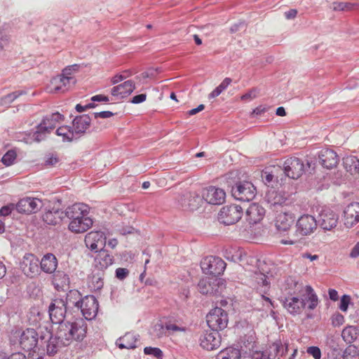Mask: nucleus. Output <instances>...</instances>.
I'll use <instances>...</instances> for the list:
<instances>
[{"instance_id": "obj_1", "label": "nucleus", "mask_w": 359, "mask_h": 359, "mask_svg": "<svg viewBox=\"0 0 359 359\" xmlns=\"http://www.w3.org/2000/svg\"><path fill=\"white\" fill-rule=\"evenodd\" d=\"M87 323L83 318H76L72 324H61L55 334L49 332V338L46 343L45 355H55L59 350L69 345L74 340L81 341L86 337Z\"/></svg>"}, {"instance_id": "obj_2", "label": "nucleus", "mask_w": 359, "mask_h": 359, "mask_svg": "<svg viewBox=\"0 0 359 359\" xmlns=\"http://www.w3.org/2000/svg\"><path fill=\"white\" fill-rule=\"evenodd\" d=\"M65 218L70 220L68 229L72 232L81 233L88 231L92 226L93 221L88 216L89 207L82 203H76L68 206L64 210Z\"/></svg>"}, {"instance_id": "obj_3", "label": "nucleus", "mask_w": 359, "mask_h": 359, "mask_svg": "<svg viewBox=\"0 0 359 359\" xmlns=\"http://www.w3.org/2000/svg\"><path fill=\"white\" fill-rule=\"evenodd\" d=\"M19 344L22 350L27 353V359H43L45 349L43 346L45 337H40L37 332L27 328L18 334Z\"/></svg>"}, {"instance_id": "obj_4", "label": "nucleus", "mask_w": 359, "mask_h": 359, "mask_svg": "<svg viewBox=\"0 0 359 359\" xmlns=\"http://www.w3.org/2000/svg\"><path fill=\"white\" fill-rule=\"evenodd\" d=\"M63 116L58 112L46 116L42 122L37 126V130L32 134V137H24L22 140L26 143H31L32 140L41 142L44 140L46 135L55 128L57 123L60 122Z\"/></svg>"}, {"instance_id": "obj_5", "label": "nucleus", "mask_w": 359, "mask_h": 359, "mask_svg": "<svg viewBox=\"0 0 359 359\" xmlns=\"http://www.w3.org/2000/svg\"><path fill=\"white\" fill-rule=\"evenodd\" d=\"M286 283L287 285L294 286V294H299L302 297L301 299H305L306 307L309 310L313 311L317 307L319 302L318 297L311 286L304 287L292 278H287Z\"/></svg>"}, {"instance_id": "obj_6", "label": "nucleus", "mask_w": 359, "mask_h": 359, "mask_svg": "<svg viewBox=\"0 0 359 359\" xmlns=\"http://www.w3.org/2000/svg\"><path fill=\"white\" fill-rule=\"evenodd\" d=\"M311 167V162L307 161L305 165L302 158L294 156L286 159L283 163L284 172L291 179H298L306 172V168Z\"/></svg>"}, {"instance_id": "obj_7", "label": "nucleus", "mask_w": 359, "mask_h": 359, "mask_svg": "<svg viewBox=\"0 0 359 359\" xmlns=\"http://www.w3.org/2000/svg\"><path fill=\"white\" fill-rule=\"evenodd\" d=\"M232 196L241 201H252L256 196L257 190L249 181H238L231 187Z\"/></svg>"}, {"instance_id": "obj_8", "label": "nucleus", "mask_w": 359, "mask_h": 359, "mask_svg": "<svg viewBox=\"0 0 359 359\" xmlns=\"http://www.w3.org/2000/svg\"><path fill=\"white\" fill-rule=\"evenodd\" d=\"M67 313V302L62 299H55L48 306L50 320L53 324H72L73 322H64Z\"/></svg>"}, {"instance_id": "obj_9", "label": "nucleus", "mask_w": 359, "mask_h": 359, "mask_svg": "<svg viewBox=\"0 0 359 359\" xmlns=\"http://www.w3.org/2000/svg\"><path fill=\"white\" fill-rule=\"evenodd\" d=\"M206 321L210 330L218 332L226 327L229 320L226 312L216 306L207 315Z\"/></svg>"}, {"instance_id": "obj_10", "label": "nucleus", "mask_w": 359, "mask_h": 359, "mask_svg": "<svg viewBox=\"0 0 359 359\" xmlns=\"http://www.w3.org/2000/svg\"><path fill=\"white\" fill-rule=\"evenodd\" d=\"M75 306L81 309L86 320L94 318L98 311V302L93 295H86L75 302Z\"/></svg>"}, {"instance_id": "obj_11", "label": "nucleus", "mask_w": 359, "mask_h": 359, "mask_svg": "<svg viewBox=\"0 0 359 359\" xmlns=\"http://www.w3.org/2000/svg\"><path fill=\"white\" fill-rule=\"evenodd\" d=\"M292 291L288 292V296L282 299L283 307L292 315L301 313L303 309L306 308L305 299L299 298V294H294V286L289 285Z\"/></svg>"}, {"instance_id": "obj_12", "label": "nucleus", "mask_w": 359, "mask_h": 359, "mask_svg": "<svg viewBox=\"0 0 359 359\" xmlns=\"http://www.w3.org/2000/svg\"><path fill=\"white\" fill-rule=\"evenodd\" d=\"M243 209L237 205H230L223 207L218 214V220L225 225H232L236 223L242 217Z\"/></svg>"}, {"instance_id": "obj_13", "label": "nucleus", "mask_w": 359, "mask_h": 359, "mask_svg": "<svg viewBox=\"0 0 359 359\" xmlns=\"http://www.w3.org/2000/svg\"><path fill=\"white\" fill-rule=\"evenodd\" d=\"M201 269L205 273L214 276L222 274L226 269V263L219 257L209 256L201 261Z\"/></svg>"}, {"instance_id": "obj_14", "label": "nucleus", "mask_w": 359, "mask_h": 359, "mask_svg": "<svg viewBox=\"0 0 359 359\" xmlns=\"http://www.w3.org/2000/svg\"><path fill=\"white\" fill-rule=\"evenodd\" d=\"M76 83V79L65 78L59 74L51 79L48 89L51 93H64L74 86Z\"/></svg>"}, {"instance_id": "obj_15", "label": "nucleus", "mask_w": 359, "mask_h": 359, "mask_svg": "<svg viewBox=\"0 0 359 359\" xmlns=\"http://www.w3.org/2000/svg\"><path fill=\"white\" fill-rule=\"evenodd\" d=\"M20 268L27 277L34 278L39 274V259L33 254H26L20 262Z\"/></svg>"}, {"instance_id": "obj_16", "label": "nucleus", "mask_w": 359, "mask_h": 359, "mask_svg": "<svg viewBox=\"0 0 359 359\" xmlns=\"http://www.w3.org/2000/svg\"><path fill=\"white\" fill-rule=\"evenodd\" d=\"M43 206L41 200L37 198H24L20 199L15 205L20 213L32 214L37 212Z\"/></svg>"}, {"instance_id": "obj_17", "label": "nucleus", "mask_w": 359, "mask_h": 359, "mask_svg": "<svg viewBox=\"0 0 359 359\" xmlns=\"http://www.w3.org/2000/svg\"><path fill=\"white\" fill-rule=\"evenodd\" d=\"M318 226L317 220L311 215H303L297 220V231L302 236L312 233Z\"/></svg>"}, {"instance_id": "obj_18", "label": "nucleus", "mask_w": 359, "mask_h": 359, "mask_svg": "<svg viewBox=\"0 0 359 359\" xmlns=\"http://www.w3.org/2000/svg\"><path fill=\"white\" fill-rule=\"evenodd\" d=\"M221 344V337L218 332L205 330L200 337L201 346L208 351L217 348Z\"/></svg>"}, {"instance_id": "obj_19", "label": "nucleus", "mask_w": 359, "mask_h": 359, "mask_svg": "<svg viewBox=\"0 0 359 359\" xmlns=\"http://www.w3.org/2000/svg\"><path fill=\"white\" fill-rule=\"evenodd\" d=\"M339 217L330 209L323 210L318 216V225L325 231H330L335 228L338 223Z\"/></svg>"}, {"instance_id": "obj_20", "label": "nucleus", "mask_w": 359, "mask_h": 359, "mask_svg": "<svg viewBox=\"0 0 359 359\" xmlns=\"http://www.w3.org/2000/svg\"><path fill=\"white\" fill-rule=\"evenodd\" d=\"M265 200L269 208L277 212L279 208H283L284 205H287L289 201L284 193L276 191H269L266 195Z\"/></svg>"}, {"instance_id": "obj_21", "label": "nucleus", "mask_w": 359, "mask_h": 359, "mask_svg": "<svg viewBox=\"0 0 359 359\" xmlns=\"http://www.w3.org/2000/svg\"><path fill=\"white\" fill-rule=\"evenodd\" d=\"M203 198L210 204L220 205L225 201L226 193L222 189L215 187H209L204 190Z\"/></svg>"}, {"instance_id": "obj_22", "label": "nucleus", "mask_w": 359, "mask_h": 359, "mask_svg": "<svg viewBox=\"0 0 359 359\" xmlns=\"http://www.w3.org/2000/svg\"><path fill=\"white\" fill-rule=\"evenodd\" d=\"M85 244L91 250L102 249L106 243V237L102 231H90L85 237Z\"/></svg>"}, {"instance_id": "obj_23", "label": "nucleus", "mask_w": 359, "mask_h": 359, "mask_svg": "<svg viewBox=\"0 0 359 359\" xmlns=\"http://www.w3.org/2000/svg\"><path fill=\"white\" fill-rule=\"evenodd\" d=\"M94 258L93 269L104 272L114 263V257L106 250L101 249Z\"/></svg>"}, {"instance_id": "obj_24", "label": "nucleus", "mask_w": 359, "mask_h": 359, "mask_svg": "<svg viewBox=\"0 0 359 359\" xmlns=\"http://www.w3.org/2000/svg\"><path fill=\"white\" fill-rule=\"evenodd\" d=\"M265 212V209L262 205L252 203L246 210L245 219L250 225H255L263 219Z\"/></svg>"}, {"instance_id": "obj_25", "label": "nucleus", "mask_w": 359, "mask_h": 359, "mask_svg": "<svg viewBox=\"0 0 359 359\" xmlns=\"http://www.w3.org/2000/svg\"><path fill=\"white\" fill-rule=\"evenodd\" d=\"M220 280L217 278H203L198 284V290L203 294H217L222 285H219Z\"/></svg>"}, {"instance_id": "obj_26", "label": "nucleus", "mask_w": 359, "mask_h": 359, "mask_svg": "<svg viewBox=\"0 0 359 359\" xmlns=\"http://www.w3.org/2000/svg\"><path fill=\"white\" fill-rule=\"evenodd\" d=\"M320 163L327 169L334 168L339 163V158L337 153L332 149H323L318 153Z\"/></svg>"}, {"instance_id": "obj_27", "label": "nucleus", "mask_w": 359, "mask_h": 359, "mask_svg": "<svg viewBox=\"0 0 359 359\" xmlns=\"http://www.w3.org/2000/svg\"><path fill=\"white\" fill-rule=\"evenodd\" d=\"M344 224L351 228L359 222V203H351L344 211Z\"/></svg>"}, {"instance_id": "obj_28", "label": "nucleus", "mask_w": 359, "mask_h": 359, "mask_svg": "<svg viewBox=\"0 0 359 359\" xmlns=\"http://www.w3.org/2000/svg\"><path fill=\"white\" fill-rule=\"evenodd\" d=\"M90 122V117L86 114L78 116L74 119L72 129L77 140L86 133Z\"/></svg>"}, {"instance_id": "obj_29", "label": "nucleus", "mask_w": 359, "mask_h": 359, "mask_svg": "<svg viewBox=\"0 0 359 359\" xmlns=\"http://www.w3.org/2000/svg\"><path fill=\"white\" fill-rule=\"evenodd\" d=\"M135 89V82L132 80H128L121 84L113 87L111 90V93L118 99H123L130 95Z\"/></svg>"}, {"instance_id": "obj_30", "label": "nucleus", "mask_w": 359, "mask_h": 359, "mask_svg": "<svg viewBox=\"0 0 359 359\" xmlns=\"http://www.w3.org/2000/svg\"><path fill=\"white\" fill-rule=\"evenodd\" d=\"M201 201V198L196 192H188L184 194L180 201L182 208L189 210H196Z\"/></svg>"}, {"instance_id": "obj_31", "label": "nucleus", "mask_w": 359, "mask_h": 359, "mask_svg": "<svg viewBox=\"0 0 359 359\" xmlns=\"http://www.w3.org/2000/svg\"><path fill=\"white\" fill-rule=\"evenodd\" d=\"M294 222L293 215L285 210H281L276 217V226L280 231H286Z\"/></svg>"}, {"instance_id": "obj_32", "label": "nucleus", "mask_w": 359, "mask_h": 359, "mask_svg": "<svg viewBox=\"0 0 359 359\" xmlns=\"http://www.w3.org/2000/svg\"><path fill=\"white\" fill-rule=\"evenodd\" d=\"M57 266V259L52 253L44 255L41 261H39L40 269L46 273H53L56 271Z\"/></svg>"}, {"instance_id": "obj_33", "label": "nucleus", "mask_w": 359, "mask_h": 359, "mask_svg": "<svg viewBox=\"0 0 359 359\" xmlns=\"http://www.w3.org/2000/svg\"><path fill=\"white\" fill-rule=\"evenodd\" d=\"M138 337L139 335L135 333L128 332L116 340V345L121 349H134L136 348V342L138 340Z\"/></svg>"}, {"instance_id": "obj_34", "label": "nucleus", "mask_w": 359, "mask_h": 359, "mask_svg": "<svg viewBox=\"0 0 359 359\" xmlns=\"http://www.w3.org/2000/svg\"><path fill=\"white\" fill-rule=\"evenodd\" d=\"M104 272L93 269L91 274L88 276V284L90 290L97 291L102 288L104 285Z\"/></svg>"}, {"instance_id": "obj_35", "label": "nucleus", "mask_w": 359, "mask_h": 359, "mask_svg": "<svg viewBox=\"0 0 359 359\" xmlns=\"http://www.w3.org/2000/svg\"><path fill=\"white\" fill-rule=\"evenodd\" d=\"M65 219L64 211L53 208L46 211L43 215V220L50 225H55Z\"/></svg>"}, {"instance_id": "obj_36", "label": "nucleus", "mask_w": 359, "mask_h": 359, "mask_svg": "<svg viewBox=\"0 0 359 359\" xmlns=\"http://www.w3.org/2000/svg\"><path fill=\"white\" fill-rule=\"evenodd\" d=\"M327 345L330 348V352L328 353V357L330 359H343L344 358V353L343 348L341 346L337 343L336 339L334 337H331L328 339Z\"/></svg>"}, {"instance_id": "obj_37", "label": "nucleus", "mask_w": 359, "mask_h": 359, "mask_svg": "<svg viewBox=\"0 0 359 359\" xmlns=\"http://www.w3.org/2000/svg\"><path fill=\"white\" fill-rule=\"evenodd\" d=\"M255 283L254 285L260 293H266L269 288V283L267 280V276L260 271H255L252 276Z\"/></svg>"}, {"instance_id": "obj_38", "label": "nucleus", "mask_w": 359, "mask_h": 359, "mask_svg": "<svg viewBox=\"0 0 359 359\" xmlns=\"http://www.w3.org/2000/svg\"><path fill=\"white\" fill-rule=\"evenodd\" d=\"M343 165L351 175L359 174V159L353 156H348L343 158Z\"/></svg>"}, {"instance_id": "obj_39", "label": "nucleus", "mask_w": 359, "mask_h": 359, "mask_svg": "<svg viewBox=\"0 0 359 359\" xmlns=\"http://www.w3.org/2000/svg\"><path fill=\"white\" fill-rule=\"evenodd\" d=\"M359 335V330L355 326H347L342 330L341 337L347 344L355 341Z\"/></svg>"}, {"instance_id": "obj_40", "label": "nucleus", "mask_w": 359, "mask_h": 359, "mask_svg": "<svg viewBox=\"0 0 359 359\" xmlns=\"http://www.w3.org/2000/svg\"><path fill=\"white\" fill-rule=\"evenodd\" d=\"M241 351L234 347H229L221 351L217 356V359H240Z\"/></svg>"}, {"instance_id": "obj_41", "label": "nucleus", "mask_w": 359, "mask_h": 359, "mask_svg": "<svg viewBox=\"0 0 359 359\" xmlns=\"http://www.w3.org/2000/svg\"><path fill=\"white\" fill-rule=\"evenodd\" d=\"M56 134L62 137L63 142H72L77 140L74 134L72 127L63 126L56 130Z\"/></svg>"}, {"instance_id": "obj_42", "label": "nucleus", "mask_w": 359, "mask_h": 359, "mask_svg": "<svg viewBox=\"0 0 359 359\" xmlns=\"http://www.w3.org/2000/svg\"><path fill=\"white\" fill-rule=\"evenodd\" d=\"M151 335L156 339H161L168 337L167 330H165V323H158L154 325L151 331Z\"/></svg>"}, {"instance_id": "obj_43", "label": "nucleus", "mask_w": 359, "mask_h": 359, "mask_svg": "<svg viewBox=\"0 0 359 359\" xmlns=\"http://www.w3.org/2000/svg\"><path fill=\"white\" fill-rule=\"evenodd\" d=\"M24 94H25L24 90H17L9 93L0 99V106H8L18 97Z\"/></svg>"}, {"instance_id": "obj_44", "label": "nucleus", "mask_w": 359, "mask_h": 359, "mask_svg": "<svg viewBox=\"0 0 359 359\" xmlns=\"http://www.w3.org/2000/svg\"><path fill=\"white\" fill-rule=\"evenodd\" d=\"M271 349L273 351L274 356H283L287 353V346L283 345L280 340L274 341L271 346Z\"/></svg>"}, {"instance_id": "obj_45", "label": "nucleus", "mask_w": 359, "mask_h": 359, "mask_svg": "<svg viewBox=\"0 0 359 359\" xmlns=\"http://www.w3.org/2000/svg\"><path fill=\"white\" fill-rule=\"evenodd\" d=\"M231 83L230 78H225L222 82L208 95L210 99L219 96Z\"/></svg>"}, {"instance_id": "obj_46", "label": "nucleus", "mask_w": 359, "mask_h": 359, "mask_svg": "<svg viewBox=\"0 0 359 359\" xmlns=\"http://www.w3.org/2000/svg\"><path fill=\"white\" fill-rule=\"evenodd\" d=\"M17 158V154L16 152L13 150H8L1 158V162L4 165L6 166H10L13 165Z\"/></svg>"}, {"instance_id": "obj_47", "label": "nucleus", "mask_w": 359, "mask_h": 359, "mask_svg": "<svg viewBox=\"0 0 359 359\" xmlns=\"http://www.w3.org/2000/svg\"><path fill=\"white\" fill-rule=\"evenodd\" d=\"M165 330H167L168 337L172 335L177 332H185L186 328L182 326H179L172 321L169 320L165 323Z\"/></svg>"}, {"instance_id": "obj_48", "label": "nucleus", "mask_w": 359, "mask_h": 359, "mask_svg": "<svg viewBox=\"0 0 359 359\" xmlns=\"http://www.w3.org/2000/svg\"><path fill=\"white\" fill-rule=\"evenodd\" d=\"M81 294L76 290H70L67 294L66 299L65 300L68 303H72L75 306V302L78 300H81Z\"/></svg>"}, {"instance_id": "obj_49", "label": "nucleus", "mask_w": 359, "mask_h": 359, "mask_svg": "<svg viewBox=\"0 0 359 359\" xmlns=\"http://www.w3.org/2000/svg\"><path fill=\"white\" fill-rule=\"evenodd\" d=\"M332 9L334 11H351L353 6L351 3L349 2H334L332 4Z\"/></svg>"}, {"instance_id": "obj_50", "label": "nucleus", "mask_w": 359, "mask_h": 359, "mask_svg": "<svg viewBox=\"0 0 359 359\" xmlns=\"http://www.w3.org/2000/svg\"><path fill=\"white\" fill-rule=\"evenodd\" d=\"M144 353L146 355H153L154 357L156 358L157 359H162L163 358V351L159 348L156 347H151L147 346L144 348Z\"/></svg>"}, {"instance_id": "obj_51", "label": "nucleus", "mask_w": 359, "mask_h": 359, "mask_svg": "<svg viewBox=\"0 0 359 359\" xmlns=\"http://www.w3.org/2000/svg\"><path fill=\"white\" fill-rule=\"evenodd\" d=\"M233 255L227 257V259L233 262H238L243 260V257L245 255L242 249L232 248Z\"/></svg>"}, {"instance_id": "obj_52", "label": "nucleus", "mask_w": 359, "mask_h": 359, "mask_svg": "<svg viewBox=\"0 0 359 359\" xmlns=\"http://www.w3.org/2000/svg\"><path fill=\"white\" fill-rule=\"evenodd\" d=\"M344 353V358H353L355 359L358 358V350L356 346L350 345L348 346L344 351H343Z\"/></svg>"}, {"instance_id": "obj_53", "label": "nucleus", "mask_w": 359, "mask_h": 359, "mask_svg": "<svg viewBox=\"0 0 359 359\" xmlns=\"http://www.w3.org/2000/svg\"><path fill=\"white\" fill-rule=\"evenodd\" d=\"M78 69H79L78 65L75 64V65H69V66L65 67L62 70L61 75L65 78L75 79L74 76H73V74L74 72H77Z\"/></svg>"}, {"instance_id": "obj_54", "label": "nucleus", "mask_w": 359, "mask_h": 359, "mask_svg": "<svg viewBox=\"0 0 359 359\" xmlns=\"http://www.w3.org/2000/svg\"><path fill=\"white\" fill-rule=\"evenodd\" d=\"M55 280L60 281V284L62 285H67L69 283V278L67 274L61 271H57L55 272Z\"/></svg>"}, {"instance_id": "obj_55", "label": "nucleus", "mask_w": 359, "mask_h": 359, "mask_svg": "<svg viewBox=\"0 0 359 359\" xmlns=\"http://www.w3.org/2000/svg\"><path fill=\"white\" fill-rule=\"evenodd\" d=\"M306 353L311 355L314 359H320L322 356L320 348L315 346L308 347Z\"/></svg>"}, {"instance_id": "obj_56", "label": "nucleus", "mask_w": 359, "mask_h": 359, "mask_svg": "<svg viewBox=\"0 0 359 359\" xmlns=\"http://www.w3.org/2000/svg\"><path fill=\"white\" fill-rule=\"evenodd\" d=\"M351 302L350 296L344 294L340 299L339 309L341 311L346 312L348 310V305Z\"/></svg>"}, {"instance_id": "obj_57", "label": "nucleus", "mask_w": 359, "mask_h": 359, "mask_svg": "<svg viewBox=\"0 0 359 359\" xmlns=\"http://www.w3.org/2000/svg\"><path fill=\"white\" fill-rule=\"evenodd\" d=\"M129 275V270L126 268H118L115 271V276L117 279L123 280Z\"/></svg>"}, {"instance_id": "obj_58", "label": "nucleus", "mask_w": 359, "mask_h": 359, "mask_svg": "<svg viewBox=\"0 0 359 359\" xmlns=\"http://www.w3.org/2000/svg\"><path fill=\"white\" fill-rule=\"evenodd\" d=\"M259 90L257 88H252L241 97L242 100L248 101L255 98Z\"/></svg>"}, {"instance_id": "obj_59", "label": "nucleus", "mask_w": 359, "mask_h": 359, "mask_svg": "<svg viewBox=\"0 0 359 359\" xmlns=\"http://www.w3.org/2000/svg\"><path fill=\"white\" fill-rule=\"evenodd\" d=\"M95 118H108L114 116V113L109 111H103L100 112H94L92 114Z\"/></svg>"}, {"instance_id": "obj_60", "label": "nucleus", "mask_w": 359, "mask_h": 359, "mask_svg": "<svg viewBox=\"0 0 359 359\" xmlns=\"http://www.w3.org/2000/svg\"><path fill=\"white\" fill-rule=\"evenodd\" d=\"M13 210H14L13 204H9V205H5L0 209V215L2 216H8L11 213V212Z\"/></svg>"}, {"instance_id": "obj_61", "label": "nucleus", "mask_w": 359, "mask_h": 359, "mask_svg": "<svg viewBox=\"0 0 359 359\" xmlns=\"http://www.w3.org/2000/svg\"><path fill=\"white\" fill-rule=\"evenodd\" d=\"M0 50H2L8 44L9 37L0 31Z\"/></svg>"}, {"instance_id": "obj_62", "label": "nucleus", "mask_w": 359, "mask_h": 359, "mask_svg": "<svg viewBox=\"0 0 359 359\" xmlns=\"http://www.w3.org/2000/svg\"><path fill=\"white\" fill-rule=\"evenodd\" d=\"M344 322V318L340 313H337L332 317V324L334 326L341 325L343 324Z\"/></svg>"}, {"instance_id": "obj_63", "label": "nucleus", "mask_w": 359, "mask_h": 359, "mask_svg": "<svg viewBox=\"0 0 359 359\" xmlns=\"http://www.w3.org/2000/svg\"><path fill=\"white\" fill-rule=\"evenodd\" d=\"M147 95L144 93L139 94L137 95H135L132 100L131 102L133 104H140L146 100Z\"/></svg>"}, {"instance_id": "obj_64", "label": "nucleus", "mask_w": 359, "mask_h": 359, "mask_svg": "<svg viewBox=\"0 0 359 359\" xmlns=\"http://www.w3.org/2000/svg\"><path fill=\"white\" fill-rule=\"evenodd\" d=\"M179 294L183 299H186L189 296V289L188 286H182L179 290Z\"/></svg>"}]
</instances>
